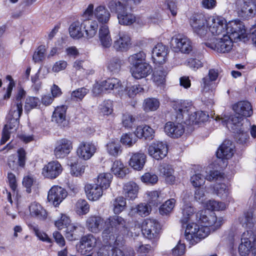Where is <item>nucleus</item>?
Instances as JSON below:
<instances>
[{"mask_svg": "<svg viewBox=\"0 0 256 256\" xmlns=\"http://www.w3.org/2000/svg\"><path fill=\"white\" fill-rule=\"evenodd\" d=\"M104 224L106 227L102 234L98 256H134L133 248L121 249L118 247L123 244L124 237L128 232L126 220L120 216L114 215L108 218Z\"/></svg>", "mask_w": 256, "mask_h": 256, "instance_id": "nucleus-1", "label": "nucleus"}, {"mask_svg": "<svg viewBox=\"0 0 256 256\" xmlns=\"http://www.w3.org/2000/svg\"><path fill=\"white\" fill-rule=\"evenodd\" d=\"M196 220L204 225L200 226L196 223H190L187 226L185 230L186 238L192 245L206 237L211 230H216L222 224L220 218L218 220L214 212H208L206 210L198 212L196 214Z\"/></svg>", "mask_w": 256, "mask_h": 256, "instance_id": "nucleus-2", "label": "nucleus"}, {"mask_svg": "<svg viewBox=\"0 0 256 256\" xmlns=\"http://www.w3.org/2000/svg\"><path fill=\"white\" fill-rule=\"evenodd\" d=\"M228 28V33L206 42V46L218 52L226 53L232 50L234 42L244 40L247 38L245 26L240 20H232Z\"/></svg>", "mask_w": 256, "mask_h": 256, "instance_id": "nucleus-3", "label": "nucleus"}, {"mask_svg": "<svg viewBox=\"0 0 256 256\" xmlns=\"http://www.w3.org/2000/svg\"><path fill=\"white\" fill-rule=\"evenodd\" d=\"M187 104L182 100L172 102V106L176 112V118L178 121L184 122L187 125L194 126L208 120V116L202 111L194 112L189 116Z\"/></svg>", "mask_w": 256, "mask_h": 256, "instance_id": "nucleus-4", "label": "nucleus"}, {"mask_svg": "<svg viewBox=\"0 0 256 256\" xmlns=\"http://www.w3.org/2000/svg\"><path fill=\"white\" fill-rule=\"evenodd\" d=\"M146 54L143 52L130 56L128 58L130 64V72L134 78L140 79L150 74L152 72L151 66L146 62Z\"/></svg>", "mask_w": 256, "mask_h": 256, "instance_id": "nucleus-5", "label": "nucleus"}, {"mask_svg": "<svg viewBox=\"0 0 256 256\" xmlns=\"http://www.w3.org/2000/svg\"><path fill=\"white\" fill-rule=\"evenodd\" d=\"M241 244L238 247V252L241 256H246L250 252H256V236L251 230H247L243 233Z\"/></svg>", "mask_w": 256, "mask_h": 256, "instance_id": "nucleus-6", "label": "nucleus"}, {"mask_svg": "<svg viewBox=\"0 0 256 256\" xmlns=\"http://www.w3.org/2000/svg\"><path fill=\"white\" fill-rule=\"evenodd\" d=\"M218 76V70L210 69L208 76L204 78L200 83L201 91L206 97H213L214 95L216 84L213 82L216 80Z\"/></svg>", "mask_w": 256, "mask_h": 256, "instance_id": "nucleus-7", "label": "nucleus"}, {"mask_svg": "<svg viewBox=\"0 0 256 256\" xmlns=\"http://www.w3.org/2000/svg\"><path fill=\"white\" fill-rule=\"evenodd\" d=\"M226 20L220 16H212L208 17V30L213 35L218 36L224 32L228 33L229 24Z\"/></svg>", "mask_w": 256, "mask_h": 256, "instance_id": "nucleus-8", "label": "nucleus"}, {"mask_svg": "<svg viewBox=\"0 0 256 256\" xmlns=\"http://www.w3.org/2000/svg\"><path fill=\"white\" fill-rule=\"evenodd\" d=\"M102 240L98 242V238L92 234H88L82 236L79 243L76 245V252L81 255H86L89 253L96 246L99 250V246Z\"/></svg>", "mask_w": 256, "mask_h": 256, "instance_id": "nucleus-9", "label": "nucleus"}, {"mask_svg": "<svg viewBox=\"0 0 256 256\" xmlns=\"http://www.w3.org/2000/svg\"><path fill=\"white\" fill-rule=\"evenodd\" d=\"M171 48L176 52L188 54L192 50L193 46L191 40L187 36L178 34L172 38Z\"/></svg>", "mask_w": 256, "mask_h": 256, "instance_id": "nucleus-10", "label": "nucleus"}, {"mask_svg": "<svg viewBox=\"0 0 256 256\" xmlns=\"http://www.w3.org/2000/svg\"><path fill=\"white\" fill-rule=\"evenodd\" d=\"M237 13L244 19L252 18L256 12V5L253 0H237L236 3Z\"/></svg>", "mask_w": 256, "mask_h": 256, "instance_id": "nucleus-11", "label": "nucleus"}, {"mask_svg": "<svg viewBox=\"0 0 256 256\" xmlns=\"http://www.w3.org/2000/svg\"><path fill=\"white\" fill-rule=\"evenodd\" d=\"M142 228L143 234L150 240L157 238L160 230L158 222L150 218H147L142 222Z\"/></svg>", "mask_w": 256, "mask_h": 256, "instance_id": "nucleus-12", "label": "nucleus"}, {"mask_svg": "<svg viewBox=\"0 0 256 256\" xmlns=\"http://www.w3.org/2000/svg\"><path fill=\"white\" fill-rule=\"evenodd\" d=\"M190 25L194 32L203 36L208 30V17L202 14L195 15L190 20Z\"/></svg>", "mask_w": 256, "mask_h": 256, "instance_id": "nucleus-13", "label": "nucleus"}, {"mask_svg": "<svg viewBox=\"0 0 256 256\" xmlns=\"http://www.w3.org/2000/svg\"><path fill=\"white\" fill-rule=\"evenodd\" d=\"M168 152L166 144L161 142L152 143L148 148V154L150 156L156 160L164 158Z\"/></svg>", "mask_w": 256, "mask_h": 256, "instance_id": "nucleus-14", "label": "nucleus"}, {"mask_svg": "<svg viewBox=\"0 0 256 256\" xmlns=\"http://www.w3.org/2000/svg\"><path fill=\"white\" fill-rule=\"evenodd\" d=\"M72 148V142L70 140L60 139L56 144L54 154L58 159L64 158L70 153Z\"/></svg>", "mask_w": 256, "mask_h": 256, "instance_id": "nucleus-15", "label": "nucleus"}, {"mask_svg": "<svg viewBox=\"0 0 256 256\" xmlns=\"http://www.w3.org/2000/svg\"><path fill=\"white\" fill-rule=\"evenodd\" d=\"M96 150V146L92 142H82L76 148V155L82 160L90 159Z\"/></svg>", "mask_w": 256, "mask_h": 256, "instance_id": "nucleus-16", "label": "nucleus"}, {"mask_svg": "<svg viewBox=\"0 0 256 256\" xmlns=\"http://www.w3.org/2000/svg\"><path fill=\"white\" fill-rule=\"evenodd\" d=\"M67 196L68 192L64 188L58 186H54L48 192V200L55 206H57Z\"/></svg>", "mask_w": 256, "mask_h": 256, "instance_id": "nucleus-17", "label": "nucleus"}, {"mask_svg": "<svg viewBox=\"0 0 256 256\" xmlns=\"http://www.w3.org/2000/svg\"><path fill=\"white\" fill-rule=\"evenodd\" d=\"M62 168L58 161H52L44 166L42 168L43 176L50 179H54L58 177L62 172Z\"/></svg>", "mask_w": 256, "mask_h": 256, "instance_id": "nucleus-18", "label": "nucleus"}, {"mask_svg": "<svg viewBox=\"0 0 256 256\" xmlns=\"http://www.w3.org/2000/svg\"><path fill=\"white\" fill-rule=\"evenodd\" d=\"M168 48L162 44H158L152 51V58L156 64H164L168 59Z\"/></svg>", "mask_w": 256, "mask_h": 256, "instance_id": "nucleus-19", "label": "nucleus"}, {"mask_svg": "<svg viewBox=\"0 0 256 256\" xmlns=\"http://www.w3.org/2000/svg\"><path fill=\"white\" fill-rule=\"evenodd\" d=\"M164 130L168 136L178 138L184 133V128L181 123L168 122L166 124Z\"/></svg>", "mask_w": 256, "mask_h": 256, "instance_id": "nucleus-20", "label": "nucleus"}, {"mask_svg": "<svg viewBox=\"0 0 256 256\" xmlns=\"http://www.w3.org/2000/svg\"><path fill=\"white\" fill-rule=\"evenodd\" d=\"M234 146L230 140H225L216 152V156L219 158H230L234 154Z\"/></svg>", "mask_w": 256, "mask_h": 256, "instance_id": "nucleus-21", "label": "nucleus"}, {"mask_svg": "<svg viewBox=\"0 0 256 256\" xmlns=\"http://www.w3.org/2000/svg\"><path fill=\"white\" fill-rule=\"evenodd\" d=\"M232 109L236 114L244 118L250 116L253 113L250 103L246 100L240 101L235 104L232 106Z\"/></svg>", "mask_w": 256, "mask_h": 256, "instance_id": "nucleus-22", "label": "nucleus"}, {"mask_svg": "<svg viewBox=\"0 0 256 256\" xmlns=\"http://www.w3.org/2000/svg\"><path fill=\"white\" fill-rule=\"evenodd\" d=\"M104 222V220L100 216H92L87 218L86 226L90 232L97 234L102 230Z\"/></svg>", "mask_w": 256, "mask_h": 256, "instance_id": "nucleus-23", "label": "nucleus"}, {"mask_svg": "<svg viewBox=\"0 0 256 256\" xmlns=\"http://www.w3.org/2000/svg\"><path fill=\"white\" fill-rule=\"evenodd\" d=\"M146 156L144 153L138 152L133 153L129 160V165L135 170H142L146 162Z\"/></svg>", "mask_w": 256, "mask_h": 256, "instance_id": "nucleus-24", "label": "nucleus"}, {"mask_svg": "<svg viewBox=\"0 0 256 256\" xmlns=\"http://www.w3.org/2000/svg\"><path fill=\"white\" fill-rule=\"evenodd\" d=\"M143 91V88L140 84L128 85L124 88L122 86V88L118 90V94L122 98H126L127 96L134 98L136 94L142 92Z\"/></svg>", "mask_w": 256, "mask_h": 256, "instance_id": "nucleus-25", "label": "nucleus"}, {"mask_svg": "<svg viewBox=\"0 0 256 256\" xmlns=\"http://www.w3.org/2000/svg\"><path fill=\"white\" fill-rule=\"evenodd\" d=\"M30 216L40 220H44L47 218L48 214L46 210L39 203L34 202L29 206Z\"/></svg>", "mask_w": 256, "mask_h": 256, "instance_id": "nucleus-26", "label": "nucleus"}, {"mask_svg": "<svg viewBox=\"0 0 256 256\" xmlns=\"http://www.w3.org/2000/svg\"><path fill=\"white\" fill-rule=\"evenodd\" d=\"M244 118L242 116H238L236 114L232 116L226 122L227 128L237 133L243 132L244 130L242 126Z\"/></svg>", "mask_w": 256, "mask_h": 256, "instance_id": "nucleus-27", "label": "nucleus"}, {"mask_svg": "<svg viewBox=\"0 0 256 256\" xmlns=\"http://www.w3.org/2000/svg\"><path fill=\"white\" fill-rule=\"evenodd\" d=\"M83 25L85 34L84 38L89 40L96 35L98 26L96 20H83Z\"/></svg>", "mask_w": 256, "mask_h": 256, "instance_id": "nucleus-28", "label": "nucleus"}, {"mask_svg": "<svg viewBox=\"0 0 256 256\" xmlns=\"http://www.w3.org/2000/svg\"><path fill=\"white\" fill-rule=\"evenodd\" d=\"M84 189L88 198L92 201L98 200L103 194L104 190L96 184H87Z\"/></svg>", "mask_w": 256, "mask_h": 256, "instance_id": "nucleus-29", "label": "nucleus"}, {"mask_svg": "<svg viewBox=\"0 0 256 256\" xmlns=\"http://www.w3.org/2000/svg\"><path fill=\"white\" fill-rule=\"evenodd\" d=\"M132 44L130 36L125 34L119 35V38L114 42V47L117 51L128 50Z\"/></svg>", "mask_w": 256, "mask_h": 256, "instance_id": "nucleus-30", "label": "nucleus"}, {"mask_svg": "<svg viewBox=\"0 0 256 256\" xmlns=\"http://www.w3.org/2000/svg\"><path fill=\"white\" fill-rule=\"evenodd\" d=\"M8 120L2 130L1 144H5L10 138V134L16 132L19 124V120H17V124H14L12 123L13 119L8 118Z\"/></svg>", "mask_w": 256, "mask_h": 256, "instance_id": "nucleus-31", "label": "nucleus"}, {"mask_svg": "<svg viewBox=\"0 0 256 256\" xmlns=\"http://www.w3.org/2000/svg\"><path fill=\"white\" fill-rule=\"evenodd\" d=\"M94 14L96 18L102 24H106L108 22L111 16L110 12L102 6H100L96 8Z\"/></svg>", "mask_w": 256, "mask_h": 256, "instance_id": "nucleus-32", "label": "nucleus"}, {"mask_svg": "<svg viewBox=\"0 0 256 256\" xmlns=\"http://www.w3.org/2000/svg\"><path fill=\"white\" fill-rule=\"evenodd\" d=\"M136 136L138 138H144L146 140H152L154 136V131L150 126H140L134 131Z\"/></svg>", "mask_w": 256, "mask_h": 256, "instance_id": "nucleus-33", "label": "nucleus"}, {"mask_svg": "<svg viewBox=\"0 0 256 256\" xmlns=\"http://www.w3.org/2000/svg\"><path fill=\"white\" fill-rule=\"evenodd\" d=\"M84 28L83 21L78 20L73 22L70 26L68 31L70 36L74 39H80L84 37V33L82 32Z\"/></svg>", "mask_w": 256, "mask_h": 256, "instance_id": "nucleus-34", "label": "nucleus"}, {"mask_svg": "<svg viewBox=\"0 0 256 256\" xmlns=\"http://www.w3.org/2000/svg\"><path fill=\"white\" fill-rule=\"evenodd\" d=\"M160 174L164 178L166 181L170 184H174L176 180L174 175V170L171 165L164 164L160 166Z\"/></svg>", "mask_w": 256, "mask_h": 256, "instance_id": "nucleus-35", "label": "nucleus"}, {"mask_svg": "<svg viewBox=\"0 0 256 256\" xmlns=\"http://www.w3.org/2000/svg\"><path fill=\"white\" fill-rule=\"evenodd\" d=\"M67 106H57L52 114V120L60 125H62L66 121V112Z\"/></svg>", "mask_w": 256, "mask_h": 256, "instance_id": "nucleus-36", "label": "nucleus"}, {"mask_svg": "<svg viewBox=\"0 0 256 256\" xmlns=\"http://www.w3.org/2000/svg\"><path fill=\"white\" fill-rule=\"evenodd\" d=\"M138 186L134 182H128L125 184L123 188V193L125 197L130 200H134L137 197Z\"/></svg>", "mask_w": 256, "mask_h": 256, "instance_id": "nucleus-37", "label": "nucleus"}, {"mask_svg": "<svg viewBox=\"0 0 256 256\" xmlns=\"http://www.w3.org/2000/svg\"><path fill=\"white\" fill-rule=\"evenodd\" d=\"M107 6L112 12L118 14L128 8V5L124 0H110Z\"/></svg>", "mask_w": 256, "mask_h": 256, "instance_id": "nucleus-38", "label": "nucleus"}, {"mask_svg": "<svg viewBox=\"0 0 256 256\" xmlns=\"http://www.w3.org/2000/svg\"><path fill=\"white\" fill-rule=\"evenodd\" d=\"M128 8L118 14L117 16L120 24L124 26H128L136 22V17L132 13L128 11Z\"/></svg>", "mask_w": 256, "mask_h": 256, "instance_id": "nucleus-39", "label": "nucleus"}, {"mask_svg": "<svg viewBox=\"0 0 256 256\" xmlns=\"http://www.w3.org/2000/svg\"><path fill=\"white\" fill-rule=\"evenodd\" d=\"M112 179V176L110 173L104 172L100 174L97 177L96 184L98 185L103 190H105L110 186Z\"/></svg>", "mask_w": 256, "mask_h": 256, "instance_id": "nucleus-40", "label": "nucleus"}, {"mask_svg": "<svg viewBox=\"0 0 256 256\" xmlns=\"http://www.w3.org/2000/svg\"><path fill=\"white\" fill-rule=\"evenodd\" d=\"M104 92L112 90L114 89L118 90L122 88V84L120 80L116 78H108L106 80L101 81Z\"/></svg>", "mask_w": 256, "mask_h": 256, "instance_id": "nucleus-41", "label": "nucleus"}, {"mask_svg": "<svg viewBox=\"0 0 256 256\" xmlns=\"http://www.w3.org/2000/svg\"><path fill=\"white\" fill-rule=\"evenodd\" d=\"M22 112V102H18L14 104L10 110L8 116V118L13 119V124H16L17 120L19 119Z\"/></svg>", "mask_w": 256, "mask_h": 256, "instance_id": "nucleus-42", "label": "nucleus"}, {"mask_svg": "<svg viewBox=\"0 0 256 256\" xmlns=\"http://www.w3.org/2000/svg\"><path fill=\"white\" fill-rule=\"evenodd\" d=\"M106 151L111 156L116 157L122 152V146L120 142L116 140H111L106 146Z\"/></svg>", "mask_w": 256, "mask_h": 256, "instance_id": "nucleus-43", "label": "nucleus"}, {"mask_svg": "<svg viewBox=\"0 0 256 256\" xmlns=\"http://www.w3.org/2000/svg\"><path fill=\"white\" fill-rule=\"evenodd\" d=\"M111 171L118 177L124 178L127 173L128 168L120 160H116L112 164Z\"/></svg>", "mask_w": 256, "mask_h": 256, "instance_id": "nucleus-44", "label": "nucleus"}, {"mask_svg": "<svg viewBox=\"0 0 256 256\" xmlns=\"http://www.w3.org/2000/svg\"><path fill=\"white\" fill-rule=\"evenodd\" d=\"M124 62L120 58L115 56L110 58L107 62L108 69L113 72H117L120 70Z\"/></svg>", "mask_w": 256, "mask_h": 256, "instance_id": "nucleus-45", "label": "nucleus"}, {"mask_svg": "<svg viewBox=\"0 0 256 256\" xmlns=\"http://www.w3.org/2000/svg\"><path fill=\"white\" fill-rule=\"evenodd\" d=\"M113 211L115 214H119L124 210L126 206V199L122 196L116 198L112 202Z\"/></svg>", "mask_w": 256, "mask_h": 256, "instance_id": "nucleus-46", "label": "nucleus"}, {"mask_svg": "<svg viewBox=\"0 0 256 256\" xmlns=\"http://www.w3.org/2000/svg\"><path fill=\"white\" fill-rule=\"evenodd\" d=\"M194 208L188 204L184 206L182 208V216L180 218V222L182 224H186L194 214Z\"/></svg>", "mask_w": 256, "mask_h": 256, "instance_id": "nucleus-47", "label": "nucleus"}, {"mask_svg": "<svg viewBox=\"0 0 256 256\" xmlns=\"http://www.w3.org/2000/svg\"><path fill=\"white\" fill-rule=\"evenodd\" d=\"M176 204L174 198H170L166 200L159 208L160 213L162 215H168L173 210Z\"/></svg>", "mask_w": 256, "mask_h": 256, "instance_id": "nucleus-48", "label": "nucleus"}, {"mask_svg": "<svg viewBox=\"0 0 256 256\" xmlns=\"http://www.w3.org/2000/svg\"><path fill=\"white\" fill-rule=\"evenodd\" d=\"M100 113L104 116H110L113 112L112 102L110 100H104L98 106Z\"/></svg>", "mask_w": 256, "mask_h": 256, "instance_id": "nucleus-49", "label": "nucleus"}, {"mask_svg": "<svg viewBox=\"0 0 256 256\" xmlns=\"http://www.w3.org/2000/svg\"><path fill=\"white\" fill-rule=\"evenodd\" d=\"M120 141L123 145L130 148L136 143L137 138L132 134L126 133L122 136Z\"/></svg>", "mask_w": 256, "mask_h": 256, "instance_id": "nucleus-50", "label": "nucleus"}, {"mask_svg": "<svg viewBox=\"0 0 256 256\" xmlns=\"http://www.w3.org/2000/svg\"><path fill=\"white\" fill-rule=\"evenodd\" d=\"M88 92L89 90L86 88H78L71 92L70 99L72 100L80 101Z\"/></svg>", "mask_w": 256, "mask_h": 256, "instance_id": "nucleus-51", "label": "nucleus"}, {"mask_svg": "<svg viewBox=\"0 0 256 256\" xmlns=\"http://www.w3.org/2000/svg\"><path fill=\"white\" fill-rule=\"evenodd\" d=\"M90 206L87 202L80 199L76 204V210L80 215L86 214L89 212Z\"/></svg>", "mask_w": 256, "mask_h": 256, "instance_id": "nucleus-52", "label": "nucleus"}, {"mask_svg": "<svg viewBox=\"0 0 256 256\" xmlns=\"http://www.w3.org/2000/svg\"><path fill=\"white\" fill-rule=\"evenodd\" d=\"M77 230L78 227L74 224L68 226L65 234L67 240L71 241L76 240L79 236Z\"/></svg>", "mask_w": 256, "mask_h": 256, "instance_id": "nucleus-53", "label": "nucleus"}, {"mask_svg": "<svg viewBox=\"0 0 256 256\" xmlns=\"http://www.w3.org/2000/svg\"><path fill=\"white\" fill-rule=\"evenodd\" d=\"M70 174L74 176H80L84 172L86 166L78 164V162H72L70 164Z\"/></svg>", "mask_w": 256, "mask_h": 256, "instance_id": "nucleus-54", "label": "nucleus"}, {"mask_svg": "<svg viewBox=\"0 0 256 256\" xmlns=\"http://www.w3.org/2000/svg\"><path fill=\"white\" fill-rule=\"evenodd\" d=\"M160 192L156 190L148 192L149 205L151 206H158L162 200L160 198Z\"/></svg>", "mask_w": 256, "mask_h": 256, "instance_id": "nucleus-55", "label": "nucleus"}, {"mask_svg": "<svg viewBox=\"0 0 256 256\" xmlns=\"http://www.w3.org/2000/svg\"><path fill=\"white\" fill-rule=\"evenodd\" d=\"M214 188L216 194L222 198H226L228 194V188L224 184H216Z\"/></svg>", "mask_w": 256, "mask_h": 256, "instance_id": "nucleus-56", "label": "nucleus"}, {"mask_svg": "<svg viewBox=\"0 0 256 256\" xmlns=\"http://www.w3.org/2000/svg\"><path fill=\"white\" fill-rule=\"evenodd\" d=\"M46 52V48L44 46L42 45L39 46L34 52L32 56V60L34 62L36 63L42 61L45 58Z\"/></svg>", "mask_w": 256, "mask_h": 256, "instance_id": "nucleus-57", "label": "nucleus"}, {"mask_svg": "<svg viewBox=\"0 0 256 256\" xmlns=\"http://www.w3.org/2000/svg\"><path fill=\"white\" fill-rule=\"evenodd\" d=\"M204 204L208 210H220L225 208V204L223 202L214 200H209Z\"/></svg>", "mask_w": 256, "mask_h": 256, "instance_id": "nucleus-58", "label": "nucleus"}, {"mask_svg": "<svg viewBox=\"0 0 256 256\" xmlns=\"http://www.w3.org/2000/svg\"><path fill=\"white\" fill-rule=\"evenodd\" d=\"M144 106L146 111L155 110L159 106V102L156 98H147L144 100Z\"/></svg>", "mask_w": 256, "mask_h": 256, "instance_id": "nucleus-59", "label": "nucleus"}, {"mask_svg": "<svg viewBox=\"0 0 256 256\" xmlns=\"http://www.w3.org/2000/svg\"><path fill=\"white\" fill-rule=\"evenodd\" d=\"M72 224L70 218L65 214H62L60 219L55 222V226L58 230H62Z\"/></svg>", "mask_w": 256, "mask_h": 256, "instance_id": "nucleus-60", "label": "nucleus"}, {"mask_svg": "<svg viewBox=\"0 0 256 256\" xmlns=\"http://www.w3.org/2000/svg\"><path fill=\"white\" fill-rule=\"evenodd\" d=\"M140 180L145 184H154L158 182V177L154 174L146 172L141 176Z\"/></svg>", "mask_w": 256, "mask_h": 256, "instance_id": "nucleus-61", "label": "nucleus"}, {"mask_svg": "<svg viewBox=\"0 0 256 256\" xmlns=\"http://www.w3.org/2000/svg\"><path fill=\"white\" fill-rule=\"evenodd\" d=\"M40 102L39 99L36 97H29L26 99L24 110L28 112L31 110L36 108Z\"/></svg>", "mask_w": 256, "mask_h": 256, "instance_id": "nucleus-62", "label": "nucleus"}, {"mask_svg": "<svg viewBox=\"0 0 256 256\" xmlns=\"http://www.w3.org/2000/svg\"><path fill=\"white\" fill-rule=\"evenodd\" d=\"M204 176L200 174H196L191 176L190 182L194 187H200L204 183Z\"/></svg>", "mask_w": 256, "mask_h": 256, "instance_id": "nucleus-63", "label": "nucleus"}, {"mask_svg": "<svg viewBox=\"0 0 256 256\" xmlns=\"http://www.w3.org/2000/svg\"><path fill=\"white\" fill-rule=\"evenodd\" d=\"M154 81L156 84L159 86L165 82L166 74L162 70H158L154 73Z\"/></svg>", "mask_w": 256, "mask_h": 256, "instance_id": "nucleus-64", "label": "nucleus"}]
</instances>
